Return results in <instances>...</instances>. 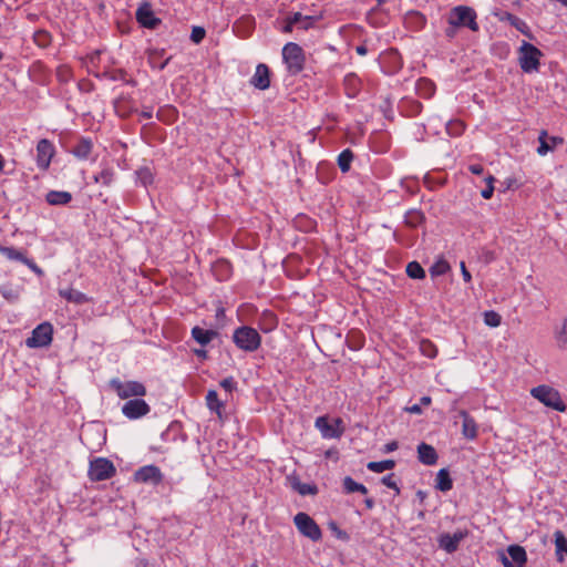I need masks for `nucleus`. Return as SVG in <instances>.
Returning a JSON list of instances; mask_svg holds the SVG:
<instances>
[{
	"label": "nucleus",
	"mask_w": 567,
	"mask_h": 567,
	"mask_svg": "<svg viewBox=\"0 0 567 567\" xmlns=\"http://www.w3.org/2000/svg\"><path fill=\"white\" fill-rule=\"evenodd\" d=\"M315 425L324 439H339L344 431L341 419L329 422L327 416H319L316 419Z\"/></svg>",
	"instance_id": "11"
},
{
	"label": "nucleus",
	"mask_w": 567,
	"mask_h": 567,
	"mask_svg": "<svg viewBox=\"0 0 567 567\" xmlns=\"http://www.w3.org/2000/svg\"><path fill=\"white\" fill-rule=\"evenodd\" d=\"M468 171L474 175H482L484 173V168L481 164H471Z\"/></svg>",
	"instance_id": "53"
},
{
	"label": "nucleus",
	"mask_w": 567,
	"mask_h": 567,
	"mask_svg": "<svg viewBox=\"0 0 567 567\" xmlns=\"http://www.w3.org/2000/svg\"><path fill=\"white\" fill-rule=\"evenodd\" d=\"M425 220L424 214L419 209H410L405 213L404 223L411 228H416Z\"/></svg>",
	"instance_id": "30"
},
{
	"label": "nucleus",
	"mask_w": 567,
	"mask_h": 567,
	"mask_svg": "<svg viewBox=\"0 0 567 567\" xmlns=\"http://www.w3.org/2000/svg\"><path fill=\"white\" fill-rule=\"evenodd\" d=\"M355 51H357V53H358L359 55H365V54H367V52H368V49H367V47H365V45H358V47L355 48Z\"/></svg>",
	"instance_id": "59"
},
{
	"label": "nucleus",
	"mask_w": 567,
	"mask_h": 567,
	"mask_svg": "<svg viewBox=\"0 0 567 567\" xmlns=\"http://www.w3.org/2000/svg\"><path fill=\"white\" fill-rule=\"evenodd\" d=\"M116 470L114 464L104 457H97L90 463L89 477L93 482L111 478Z\"/></svg>",
	"instance_id": "8"
},
{
	"label": "nucleus",
	"mask_w": 567,
	"mask_h": 567,
	"mask_svg": "<svg viewBox=\"0 0 567 567\" xmlns=\"http://www.w3.org/2000/svg\"><path fill=\"white\" fill-rule=\"evenodd\" d=\"M353 161V153L351 150H343L338 156V166L342 173L350 171Z\"/></svg>",
	"instance_id": "34"
},
{
	"label": "nucleus",
	"mask_w": 567,
	"mask_h": 567,
	"mask_svg": "<svg viewBox=\"0 0 567 567\" xmlns=\"http://www.w3.org/2000/svg\"><path fill=\"white\" fill-rule=\"evenodd\" d=\"M554 537L557 551H565L567 548V539L564 533L561 530H556Z\"/></svg>",
	"instance_id": "46"
},
{
	"label": "nucleus",
	"mask_w": 567,
	"mask_h": 567,
	"mask_svg": "<svg viewBox=\"0 0 567 567\" xmlns=\"http://www.w3.org/2000/svg\"><path fill=\"white\" fill-rule=\"evenodd\" d=\"M395 466V462L392 460H385L380 462H369L367 467L374 473H383L388 470H392Z\"/></svg>",
	"instance_id": "36"
},
{
	"label": "nucleus",
	"mask_w": 567,
	"mask_h": 567,
	"mask_svg": "<svg viewBox=\"0 0 567 567\" xmlns=\"http://www.w3.org/2000/svg\"><path fill=\"white\" fill-rule=\"evenodd\" d=\"M135 16L137 22L143 28L156 29L161 23V20L155 17L151 4L146 2L137 8Z\"/></svg>",
	"instance_id": "16"
},
{
	"label": "nucleus",
	"mask_w": 567,
	"mask_h": 567,
	"mask_svg": "<svg viewBox=\"0 0 567 567\" xmlns=\"http://www.w3.org/2000/svg\"><path fill=\"white\" fill-rule=\"evenodd\" d=\"M233 342L245 352H255L261 344V336L249 326H240L234 330Z\"/></svg>",
	"instance_id": "1"
},
{
	"label": "nucleus",
	"mask_w": 567,
	"mask_h": 567,
	"mask_svg": "<svg viewBox=\"0 0 567 567\" xmlns=\"http://www.w3.org/2000/svg\"><path fill=\"white\" fill-rule=\"evenodd\" d=\"M396 449H398V442L396 441H391V442L385 444L384 452L390 453V452L395 451Z\"/></svg>",
	"instance_id": "56"
},
{
	"label": "nucleus",
	"mask_w": 567,
	"mask_h": 567,
	"mask_svg": "<svg viewBox=\"0 0 567 567\" xmlns=\"http://www.w3.org/2000/svg\"><path fill=\"white\" fill-rule=\"evenodd\" d=\"M136 176L138 183H141L144 187L151 185L154 181L153 172L150 167L144 166L136 171Z\"/></svg>",
	"instance_id": "40"
},
{
	"label": "nucleus",
	"mask_w": 567,
	"mask_h": 567,
	"mask_svg": "<svg viewBox=\"0 0 567 567\" xmlns=\"http://www.w3.org/2000/svg\"><path fill=\"white\" fill-rule=\"evenodd\" d=\"M343 489L348 494L355 493V492L361 493V494L368 493V488L363 484L357 483L350 476H346L343 478Z\"/></svg>",
	"instance_id": "33"
},
{
	"label": "nucleus",
	"mask_w": 567,
	"mask_h": 567,
	"mask_svg": "<svg viewBox=\"0 0 567 567\" xmlns=\"http://www.w3.org/2000/svg\"><path fill=\"white\" fill-rule=\"evenodd\" d=\"M151 411L150 404L143 398L127 400L122 406V413L128 420H137L147 415Z\"/></svg>",
	"instance_id": "10"
},
{
	"label": "nucleus",
	"mask_w": 567,
	"mask_h": 567,
	"mask_svg": "<svg viewBox=\"0 0 567 567\" xmlns=\"http://www.w3.org/2000/svg\"><path fill=\"white\" fill-rule=\"evenodd\" d=\"M457 29H458V27H457V25L449 24V25H447V28L445 29V35H446L449 39H453V38H455L456 32H457Z\"/></svg>",
	"instance_id": "54"
},
{
	"label": "nucleus",
	"mask_w": 567,
	"mask_h": 567,
	"mask_svg": "<svg viewBox=\"0 0 567 567\" xmlns=\"http://www.w3.org/2000/svg\"><path fill=\"white\" fill-rule=\"evenodd\" d=\"M194 353L198 358H202V359H206L207 358V351L204 350V349H199V350L196 349V350H194Z\"/></svg>",
	"instance_id": "58"
},
{
	"label": "nucleus",
	"mask_w": 567,
	"mask_h": 567,
	"mask_svg": "<svg viewBox=\"0 0 567 567\" xmlns=\"http://www.w3.org/2000/svg\"><path fill=\"white\" fill-rule=\"evenodd\" d=\"M450 264L441 258L436 260L430 268V274L432 277H439L445 275L450 270Z\"/></svg>",
	"instance_id": "39"
},
{
	"label": "nucleus",
	"mask_w": 567,
	"mask_h": 567,
	"mask_svg": "<svg viewBox=\"0 0 567 567\" xmlns=\"http://www.w3.org/2000/svg\"><path fill=\"white\" fill-rule=\"evenodd\" d=\"M494 181H495V178L492 175H488L487 177H485L486 187L484 189H482V192H481V195L484 199H489L493 196Z\"/></svg>",
	"instance_id": "45"
},
{
	"label": "nucleus",
	"mask_w": 567,
	"mask_h": 567,
	"mask_svg": "<svg viewBox=\"0 0 567 567\" xmlns=\"http://www.w3.org/2000/svg\"><path fill=\"white\" fill-rule=\"evenodd\" d=\"M109 385L122 400L143 398L147 393L146 386L135 380L123 381L118 378H113L110 380Z\"/></svg>",
	"instance_id": "3"
},
{
	"label": "nucleus",
	"mask_w": 567,
	"mask_h": 567,
	"mask_svg": "<svg viewBox=\"0 0 567 567\" xmlns=\"http://www.w3.org/2000/svg\"><path fill=\"white\" fill-rule=\"evenodd\" d=\"M0 252L9 260L22 262L37 276H43V270L32 259L28 258L24 251L18 250L14 247L0 246Z\"/></svg>",
	"instance_id": "12"
},
{
	"label": "nucleus",
	"mask_w": 567,
	"mask_h": 567,
	"mask_svg": "<svg viewBox=\"0 0 567 567\" xmlns=\"http://www.w3.org/2000/svg\"><path fill=\"white\" fill-rule=\"evenodd\" d=\"M59 296L74 305H84L90 301L85 293L72 288L59 289Z\"/></svg>",
	"instance_id": "23"
},
{
	"label": "nucleus",
	"mask_w": 567,
	"mask_h": 567,
	"mask_svg": "<svg viewBox=\"0 0 567 567\" xmlns=\"http://www.w3.org/2000/svg\"><path fill=\"white\" fill-rule=\"evenodd\" d=\"M421 403L423 405H429L431 403V398L430 396H423L421 398Z\"/></svg>",
	"instance_id": "62"
},
{
	"label": "nucleus",
	"mask_w": 567,
	"mask_h": 567,
	"mask_svg": "<svg viewBox=\"0 0 567 567\" xmlns=\"http://www.w3.org/2000/svg\"><path fill=\"white\" fill-rule=\"evenodd\" d=\"M300 20V12H295L291 16L287 17L285 20V25L281 31L284 33H291L297 25V21Z\"/></svg>",
	"instance_id": "41"
},
{
	"label": "nucleus",
	"mask_w": 567,
	"mask_h": 567,
	"mask_svg": "<svg viewBox=\"0 0 567 567\" xmlns=\"http://www.w3.org/2000/svg\"><path fill=\"white\" fill-rule=\"evenodd\" d=\"M250 84L258 90H266L270 86V70L266 64L259 63L256 66Z\"/></svg>",
	"instance_id": "18"
},
{
	"label": "nucleus",
	"mask_w": 567,
	"mask_h": 567,
	"mask_svg": "<svg viewBox=\"0 0 567 567\" xmlns=\"http://www.w3.org/2000/svg\"><path fill=\"white\" fill-rule=\"evenodd\" d=\"M404 22L408 28L414 31H419L424 28L426 19L422 13L417 11H411L405 16Z\"/></svg>",
	"instance_id": "26"
},
{
	"label": "nucleus",
	"mask_w": 567,
	"mask_h": 567,
	"mask_svg": "<svg viewBox=\"0 0 567 567\" xmlns=\"http://www.w3.org/2000/svg\"><path fill=\"white\" fill-rule=\"evenodd\" d=\"M530 394L542 402L544 405L564 412L566 410V405L563 402L559 392L548 385H538L530 390Z\"/></svg>",
	"instance_id": "6"
},
{
	"label": "nucleus",
	"mask_w": 567,
	"mask_h": 567,
	"mask_svg": "<svg viewBox=\"0 0 567 567\" xmlns=\"http://www.w3.org/2000/svg\"><path fill=\"white\" fill-rule=\"evenodd\" d=\"M484 321L489 327H498L501 324V316L495 311H486Z\"/></svg>",
	"instance_id": "44"
},
{
	"label": "nucleus",
	"mask_w": 567,
	"mask_h": 567,
	"mask_svg": "<svg viewBox=\"0 0 567 567\" xmlns=\"http://www.w3.org/2000/svg\"><path fill=\"white\" fill-rule=\"evenodd\" d=\"M508 557L503 556L502 563L505 567H525L527 555L525 549L519 545H511L507 548Z\"/></svg>",
	"instance_id": "15"
},
{
	"label": "nucleus",
	"mask_w": 567,
	"mask_h": 567,
	"mask_svg": "<svg viewBox=\"0 0 567 567\" xmlns=\"http://www.w3.org/2000/svg\"><path fill=\"white\" fill-rule=\"evenodd\" d=\"M367 508L371 509L374 506V501L372 498H367L364 501Z\"/></svg>",
	"instance_id": "61"
},
{
	"label": "nucleus",
	"mask_w": 567,
	"mask_h": 567,
	"mask_svg": "<svg viewBox=\"0 0 567 567\" xmlns=\"http://www.w3.org/2000/svg\"><path fill=\"white\" fill-rule=\"evenodd\" d=\"M550 140L553 142L551 146H554V147H555V145L563 143V140L559 137H551Z\"/></svg>",
	"instance_id": "63"
},
{
	"label": "nucleus",
	"mask_w": 567,
	"mask_h": 567,
	"mask_svg": "<svg viewBox=\"0 0 567 567\" xmlns=\"http://www.w3.org/2000/svg\"><path fill=\"white\" fill-rule=\"evenodd\" d=\"M415 90L420 97L430 99L435 92V85L431 80L422 78L417 80Z\"/></svg>",
	"instance_id": "27"
},
{
	"label": "nucleus",
	"mask_w": 567,
	"mask_h": 567,
	"mask_svg": "<svg viewBox=\"0 0 567 567\" xmlns=\"http://www.w3.org/2000/svg\"><path fill=\"white\" fill-rule=\"evenodd\" d=\"M206 404L212 412H215L219 416L221 415L224 403L218 399V393L215 390H209L207 392Z\"/></svg>",
	"instance_id": "31"
},
{
	"label": "nucleus",
	"mask_w": 567,
	"mask_h": 567,
	"mask_svg": "<svg viewBox=\"0 0 567 567\" xmlns=\"http://www.w3.org/2000/svg\"><path fill=\"white\" fill-rule=\"evenodd\" d=\"M141 114L144 118L150 120L153 116V111L151 109L143 110Z\"/></svg>",
	"instance_id": "60"
},
{
	"label": "nucleus",
	"mask_w": 567,
	"mask_h": 567,
	"mask_svg": "<svg viewBox=\"0 0 567 567\" xmlns=\"http://www.w3.org/2000/svg\"><path fill=\"white\" fill-rule=\"evenodd\" d=\"M538 141H539V146L537 148V153L542 156L546 155L549 151H553L554 150V146L549 145L548 142H547V132L546 131H543L540 134H539V137H538Z\"/></svg>",
	"instance_id": "43"
},
{
	"label": "nucleus",
	"mask_w": 567,
	"mask_h": 567,
	"mask_svg": "<svg viewBox=\"0 0 567 567\" xmlns=\"http://www.w3.org/2000/svg\"><path fill=\"white\" fill-rule=\"evenodd\" d=\"M192 337L197 343L205 347L217 337V332L215 330L203 329L196 326L192 329Z\"/></svg>",
	"instance_id": "24"
},
{
	"label": "nucleus",
	"mask_w": 567,
	"mask_h": 567,
	"mask_svg": "<svg viewBox=\"0 0 567 567\" xmlns=\"http://www.w3.org/2000/svg\"><path fill=\"white\" fill-rule=\"evenodd\" d=\"M293 523L302 536L311 539L312 542L321 539L322 533L319 525L307 513L300 512L296 514Z\"/></svg>",
	"instance_id": "7"
},
{
	"label": "nucleus",
	"mask_w": 567,
	"mask_h": 567,
	"mask_svg": "<svg viewBox=\"0 0 567 567\" xmlns=\"http://www.w3.org/2000/svg\"><path fill=\"white\" fill-rule=\"evenodd\" d=\"M406 275L412 279L425 278V271L417 261H411L406 265Z\"/></svg>",
	"instance_id": "38"
},
{
	"label": "nucleus",
	"mask_w": 567,
	"mask_h": 567,
	"mask_svg": "<svg viewBox=\"0 0 567 567\" xmlns=\"http://www.w3.org/2000/svg\"><path fill=\"white\" fill-rule=\"evenodd\" d=\"M282 60L286 64L287 71L291 75H296L303 70L306 56L302 48L295 43L288 42L282 48Z\"/></svg>",
	"instance_id": "4"
},
{
	"label": "nucleus",
	"mask_w": 567,
	"mask_h": 567,
	"mask_svg": "<svg viewBox=\"0 0 567 567\" xmlns=\"http://www.w3.org/2000/svg\"><path fill=\"white\" fill-rule=\"evenodd\" d=\"M408 411L413 414H420L422 412L419 404H413L412 406L408 408Z\"/></svg>",
	"instance_id": "57"
},
{
	"label": "nucleus",
	"mask_w": 567,
	"mask_h": 567,
	"mask_svg": "<svg viewBox=\"0 0 567 567\" xmlns=\"http://www.w3.org/2000/svg\"><path fill=\"white\" fill-rule=\"evenodd\" d=\"M55 154V147L48 138H42L37 144V165L40 169L47 171Z\"/></svg>",
	"instance_id": "13"
},
{
	"label": "nucleus",
	"mask_w": 567,
	"mask_h": 567,
	"mask_svg": "<svg viewBox=\"0 0 567 567\" xmlns=\"http://www.w3.org/2000/svg\"><path fill=\"white\" fill-rule=\"evenodd\" d=\"M467 534V530H456L454 534L444 533L439 538V545L447 553H454Z\"/></svg>",
	"instance_id": "17"
},
{
	"label": "nucleus",
	"mask_w": 567,
	"mask_h": 567,
	"mask_svg": "<svg viewBox=\"0 0 567 567\" xmlns=\"http://www.w3.org/2000/svg\"><path fill=\"white\" fill-rule=\"evenodd\" d=\"M507 21L519 32H522L523 34H525L528 38H532L530 29H529L528 24L523 19L508 13Z\"/></svg>",
	"instance_id": "35"
},
{
	"label": "nucleus",
	"mask_w": 567,
	"mask_h": 567,
	"mask_svg": "<svg viewBox=\"0 0 567 567\" xmlns=\"http://www.w3.org/2000/svg\"><path fill=\"white\" fill-rule=\"evenodd\" d=\"M421 351L427 358H434L437 353L435 346L431 341H423L421 343Z\"/></svg>",
	"instance_id": "47"
},
{
	"label": "nucleus",
	"mask_w": 567,
	"mask_h": 567,
	"mask_svg": "<svg viewBox=\"0 0 567 567\" xmlns=\"http://www.w3.org/2000/svg\"><path fill=\"white\" fill-rule=\"evenodd\" d=\"M343 87L347 96L353 99L360 93L362 81L355 73H348L343 79Z\"/></svg>",
	"instance_id": "21"
},
{
	"label": "nucleus",
	"mask_w": 567,
	"mask_h": 567,
	"mask_svg": "<svg viewBox=\"0 0 567 567\" xmlns=\"http://www.w3.org/2000/svg\"><path fill=\"white\" fill-rule=\"evenodd\" d=\"M458 415L462 417V434L465 439L473 441L478 435V425L475 419L465 410H461Z\"/></svg>",
	"instance_id": "19"
},
{
	"label": "nucleus",
	"mask_w": 567,
	"mask_h": 567,
	"mask_svg": "<svg viewBox=\"0 0 567 567\" xmlns=\"http://www.w3.org/2000/svg\"><path fill=\"white\" fill-rule=\"evenodd\" d=\"M93 150V142L90 137L81 136L70 151L76 158L85 161Z\"/></svg>",
	"instance_id": "20"
},
{
	"label": "nucleus",
	"mask_w": 567,
	"mask_h": 567,
	"mask_svg": "<svg viewBox=\"0 0 567 567\" xmlns=\"http://www.w3.org/2000/svg\"><path fill=\"white\" fill-rule=\"evenodd\" d=\"M555 340L558 348L567 350V318L563 321L561 327L556 330Z\"/></svg>",
	"instance_id": "37"
},
{
	"label": "nucleus",
	"mask_w": 567,
	"mask_h": 567,
	"mask_svg": "<svg viewBox=\"0 0 567 567\" xmlns=\"http://www.w3.org/2000/svg\"><path fill=\"white\" fill-rule=\"evenodd\" d=\"M542 55L543 53L538 48L524 41L518 50V62L520 69L525 73L538 71Z\"/></svg>",
	"instance_id": "5"
},
{
	"label": "nucleus",
	"mask_w": 567,
	"mask_h": 567,
	"mask_svg": "<svg viewBox=\"0 0 567 567\" xmlns=\"http://www.w3.org/2000/svg\"><path fill=\"white\" fill-rule=\"evenodd\" d=\"M313 18L310 16H303L300 13V20L297 21L296 29L308 30L313 24Z\"/></svg>",
	"instance_id": "48"
},
{
	"label": "nucleus",
	"mask_w": 567,
	"mask_h": 567,
	"mask_svg": "<svg viewBox=\"0 0 567 567\" xmlns=\"http://www.w3.org/2000/svg\"><path fill=\"white\" fill-rule=\"evenodd\" d=\"M446 131H447L449 135H451V136H458L464 131V124L460 120L450 121L446 124Z\"/></svg>",
	"instance_id": "42"
},
{
	"label": "nucleus",
	"mask_w": 567,
	"mask_h": 567,
	"mask_svg": "<svg viewBox=\"0 0 567 567\" xmlns=\"http://www.w3.org/2000/svg\"><path fill=\"white\" fill-rule=\"evenodd\" d=\"M460 268H461V272H462V277H463L464 281L471 282L472 276H471L470 271L467 270L464 261H461Z\"/></svg>",
	"instance_id": "52"
},
{
	"label": "nucleus",
	"mask_w": 567,
	"mask_h": 567,
	"mask_svg": "<svg viewBox=\"0 0 567 567\" xmlns=\"http://www.w3.org/2000/svg\"><path fill=\"white\" fill-rule=\"evenodd\" d=\"M419 461L425 465H434L437 462V453L435 449L426 443L417 446Z\"/></svg>",
	"instance_id": "22"
},
{
	"label": "nucleus",
	"mask_w": 567,
	"mask_h": 567,
	"mask_svg": "<svg viewBox=\"0 0 567 567\" xmlns=\"http://www.w3.org/2000/svg\"><path fill=\"white\" fill-rule=\"evenodd\" d=\"M53 334L52 324L49 322L40 323L33 329L31 337L25 340L29 348H43L51 343Z\"/></svg>",
	"instance_id": "9"
},
{
	"label": "nucleus",
	"mask_w": 567,
	"mask_h": 567,
	"mask_svg": "<svg viewBox=\"0 0 567 567\" xmlns=\"http://www.w3.org/2000/svg\"><path fill=\"white\" fill-rule=\"evenodd\" d=\"M332 529L334 530V534H336V536L339 539H342V540H348L349 539V536H348V534L344 530L339 529L334 525L332 526Z\"/></svg>",
	"instance_id": "55"
},
{
	"label": "nucleus",
	"mask_w": 567,
	"mask_h": 567,
	"mask_svg": "<svg viewBox=\"0 0 567 567\" xmlns=\"http://www.w3.org/2000/svg\"><path fill=\"white\" fill-rule=\"evenodd\" d=\"M476 19L477 14L475 10L467 6H456L452 8L446 18L447 24L457 25L458 28H468L474 32L480 29Z\"/></svg>",
	"instance_id": "2"
},
{
	"label": "nucleus",
	"mask_w": 567,
	"mask_h": 567,
	"mask_svg": "<svg viewBox=\"0 0 567 567\" xmlns=\"http://www.w3.org/2000/svg\"><path fill=\"white\" fill-rule=\"evenodd\" d=\"M4 157L2 156V154L0 153V173L2 172L3 167H4Z\"/></svg>",
	"instance_id": "64"
},
{
	"label": "nucleus",
	"mask_w": 567,
	"mask_h": 567,
	"mask_svg": "<svg viewBox=\"0 0 567 567\" xmlns=\"http://www.w3.org/2000/svg\"><path fill=\"white\" fill-rule=\"evenodd\" d=\"M163 478V473L155 465L142 466L134 473V481L137 483L158 485Z\"/></svg>",
	"instance_id": "14"
},
{
	"label": "nucleus",
	"mask_w": 567,
	"mask_h": 567,
	"mask_svg": "<svg viewBox=\"0 0 567 567\" xmlns=\"http://www.w3.org/2000/svg\"><path fill=\"white\" fill-rule=\"evenodd\" d=\"M435 487L441 492H447L453 487V481L446 468H442L436 474Z\"/></svg>",
	"instance_id": "29"
},
{
	"label": "nucleus",
	"mask_w": 567,
	"mask_h": 567,
	"mask_svg": "<svg viewBox=\"0 0 567 567\" xmlns=\"http://www.w3.org/2000/svg\"><path fill=\"white\" fill-rule=\"evenodd\" d=\"M96 184L109 187L115 179V171L112 167H104L102 171L93 176Z\"/></svg>",
	"instance_id": "28"
},
{
	"label": "nucleus",
	"mask_w": 567,
	"mask_h": 567,
	"mask_svg": "<svg viewBox=\"0 0 567 567\" xmlns=\"http://www.w3.org/2000/svg\"><path fill=\"white\" fill-rule=\"evenodd\" d=\"M393 474H390V475H386L382 478V484L385 485L386 487L389 488H392L396 492H399V487H398V484L396 482L394 481L393 478Z\"/></svg>",
	"instance_id": "51"
},
{
	"label": "nucleus",
	"mask_w": 567,
	"mask_h": 567,
	"mask_svg": "<svg viewBox=\"0 0 567 567\" xmlns=\"http://www.w3.org/2000/svg\"><path fill=\"white\" fill-rule=\"evenodd\" d=\"M220 386L225 389L227 392H231L236 389V381L233 377L225 378L220 381Z\"/></svg>",
	"instance_id": "50"
},
{
	"label": "nucleus",
	"mask_w": 567,
	"mask_h": 567,
	"mask_svg": "<svg viewBox=\"0 0 567 567\" xmlns=\"http://www.w3.org/2000/svg\"><path fill=\"white\" fill-rule=\"evenodd\" d=\"M205 29L202 27H194L190 33V40L194 43H200L203 39L205 38Z\"/></svg>",
	"instance_id": "49"
},
{
	"label": "nucleus",
	"mask_w": 567,
	"mask_h": 567,
	"mask_svg": "<svg viewBox=\"0 0 567 567\" xmlns=\"http://www.w3.org/2000/svg\"><path fill=\"white\" fill-rule=\"evenodd\" d=\"M45 199L52 206L66 205L71 202L72 195L64 190H50Z\"/></svg>",
	"instance_id": "25"
},
{
	"label": "nucleus",
	"mask_w": 567,
	"mask_h": 567,
	"mask_svg": "<svg viewBox=\"0 0 567 567\" xmlns=\"http://www.w3.org/2000/svg\"><path fill=\"white\" fill-rule=\"evenodd\" d=\"M291 487L297 491L300 495H315L318 488L313 484L301 483L298 478H292Z\"/></svg>",
	"instance_id": "32"
}]
</instances>
